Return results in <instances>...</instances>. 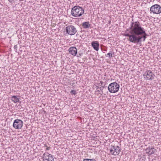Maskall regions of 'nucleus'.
I'll return each mask as SVG.
<instances>
[{"instance_id": "nucleus-1", "label": "nucleus", "mask_w": 161, "mask_h": 161, "mask_svg": "<svg viewBox=\"0 0 161 161\" xmlns=\"http://www.w3.org/2000/svg\"><path fill=\"white\" fill-rule=\"evenodd\" d=\"M135 43H141L142 39L145 41L147 36L145 30L142 27L139 22L137 21Z\"/></svg>"}, {"instance_id": "nucleus-2", "label": "nucleus", "mask_w": 161, "mask_h": 161, "mask_svg": "<svg viewBox=\"0 0 161 161\" xmlns=\"http://www.w3.org/2000/svg\"><path fill=\"white\" fill-rule=\"evenodd\" d=\"M137 21L131 22L130 27V30L129 31L130 34L125 33L124 36L129 37L128 40L131 42L135 43L136 35V29Z\"/></svg>"}, {"instance_id": "nucleus-3", "label": "nucleus", "mask_w": 161, "mask_h": 161, "mask_svg": "<svg viewBox=\"0 0 161 161\" xmlns=\"http://www.w3.org/2000/svg\"><path fill=\"white\" fill-rule=\"evenodd\" d=\"M84 11V9L81 7L75 6L72 8L71 14L74 17H78L81 16Z\"/></svg>"}, {"instance_id": "nucleus-4", "label": "nucleus", "mask_w": 161, "mask_h": 161, "mask_svg": "<svg viewBox=\"0 0 161 161\" xmlns=\"http://www.w3.org/2000/svg\"><path fill=\"white\" fill-rule=\"evenodd\" d=\"M119 88V85L116 82L111 83L108 87L109 91L111 93H115L118 92Z\"/></svg>"}, {"instance_id": "nucleus-5", "label": "nucleus", "mask_w": 161, "mask_h": 161, "mask_svg": "<svg viewBox=\"0 0 161 161\" xmlns=\"http://www.w3.org/2000/svg\"><path fill=\"white\" fill-rule=\"evenodd\" d=\"M154 74L150 70L145 72L143 75L144 79L146 80H152L154 79Z\"/></svg>"}, {"instance_id": "nucleus-6", "label": "nucleus", "mask_w": 161, "mask_h": 161, "mask_svg": "<svg viewBox=\"0 0 161 161\" xmlns=\"http://www.w3.org/2000/svg\"><path fill=\"white\" fill-rule=\"evenodd\" d=\"M150 10L154 14H158L161 12V7L158 4H155L151 7Z\"/></svg>"}, {"instance_id": "nucleus-7", "label": "nucleus", "mask_w": 161, "mask_h": 161, "mask_svg": "<svg viewBox=\"0 0 161 161\" xmlns=\"http://www.w3.org/2000/svg\"><path fill=\"white\" fill-rule=\"evenodd\" d=\"M65 30L66 33L70 35H75L77 31L76 28L72 25L66 27Z\"/></svg>"}, {"instance_id": "nucleus-8", "label": "nucleus", "mask_w": 161, "mask_h": 161, "mask_svg": "<svg viewBox=\"0 0 161 161\" xmlns=\"http://www.w3.org/2000/svg\"><path fill=\"white\" fill-rule=\"evenodd\" d=\"M121 151V149L119 146H111L110 148V153L112 155L115 156L118 155Z\"/></svg>"}, {"instance_id": "nucleus-9", "label": "nucleus", "mask_w": 161, "mask_h": 161, "mask_svg": "<svg viewBox=\"0 0 161 161\" xmlns=\"http://www.w3.org/2000/svg\"><path fill=\"white\" fill-rule=\"evenodd\" d=\"M23 121L19 119H15L13 122V127L15 129H21L23 126Z\"/></svg>"}, {"instance_id": "nucleus-10", "label": "nucleus", "mask_w": 161, "mask_h": 161, "mask_svg": "<svg viewBox=\"0 0 161 161\" xmlns=\"http://www.w3.org/2000/svg\"><path fill=\"white\" fill-rule=\"evenodd\" d=\"M42 158L43 161H53V156L48 153H45L43 154Z\"/></svg>"}, {"instance_id": "nucleus-11", "label": "nucleus", "mask_w": 161, "mask_h": 161, "mask_svg": "<svg viewBox=\"0 0 161 161\" xmlns=\"http://www.w3.org/2000/svg\"><path fill=\"white\" fill-rule=\"evenodd\" d=\"M145 150L146 151V153L148 154V155H150L153 154L155 153L156 150L153 147H149L145 149Z\"/></svg>"}, {"instance_id": "nucleus-12", "label": "nucleus", "mask_w": 161, "mask_h": 161, "mask_svg": "<svg viewBox=\"0 0 161 161\" xmlns=\"http://www.w3.org/2000/svg\"><path fill=\"white\" fill-rule=\"evenodd\" d=\"M92 46L96 51H97L99 49V44L98 41H93L91 43Z\"/></svg>"}, {"instance_id": "nucleus-13", "label": "nucleus", "mask_w": 161, "mask_h": 161, "mask_svg": "<svg viewBox=\"0 0 161 161\" xmlns=\"http://www.w3.org/2000/svg\"><path fill=\"white\" fill-rule=\"evenodd\" d=\"M69 53L73 55L76 56L77 54V51L76 48L75 47H71L69 49Z\"/></svg>"}, {"instance_id": "nucleus-14", "label": "nucleus", "mask_w": 161, "mask_h": 161, "mask_svg": "<svg viewBox=\"0 0 161 161\" xmlns=\"http://www.w3.org/2000/svg\"><path fill=\"white\" fill-rule=\"evenodd\" d=\"M11 100L14 103H16L19 101V98L17 97L16 96H13L12 97Z\"/></svg>"}, {"instance_id": "nucleus-15", "label": "nucleus", "mask_w": 161, "mask_h": 161, "mask_svg": "<svg viewBox=\"0 0 161 161\" xmlns=\"http://www.w3.org/2000/svg\"><path fill=\"white\" fill-rule=\"evenodd\" d=\"M82 26L84 28L86 29L90 27V25L89 24V22H85L82 24Z\"/></svg>"}, {"instance_id": "nucleus-16", "label": "nucleus", "mask_w": 161, "mask_h": 161, "mask_svg": "<svg viewBox=\"0 0 161 161\" xmlns=\"http://www.w3.org/2000/svg\"><path fill=\"white\" fill-rule=\"evenodd\" d=\"M114 54V53L113 52L110 51V52L108 53L106 55V56L108 57L109 58L113 57V55Z\"/></svg>"}, {"instance_id": "nucleus-17", "label": "nucleus", "mask_w": 161, "mask_h": 161, "mask_svg": "<svg viewBox=\"0 0 161 161\" xmlns=\"http://www.w3.org/2000/svg\"><path fill=\"white\" fill-rule=\"evenodd\" d=\"M83 161H96V160L94 159H84Z\"/></svg>"}, {"instance_id": "nucleus-18", "label": "nucleus", "mask_w": 161, "mask_h": 161, "mask_svg": "<svg viewBox=\"0 0 161 161\" xmlns=\"http://www.w3.org/2000/svg\"><path fill=\"white\" fill-rule=\"evenodd\" d=\"M70 93L72 95H75L77 94V92L75 90H71Z\"/></svg>"}, {"instance_id": "nucleus-19", "label": "nucleus", "mask_w": 161, "mask_h": 161, "mask_svg": "<svg viewBox=\"0 0 161 161\" xmlns=\"http://www.w3.org/2000/svg\"><path fill=\"white\" fill-rule=\"evenodd\" d=\"M83 53H82L79 52L77 55V57H80L83 55Z\"/></svg>"}, {"instance_id": "nucleus-20", "label": "nucleus", "mask_w": 161, "mask_h": 161, "mask_svg": "<svg viewBox=\"0 0 161 161\" xmlns=\"http://www.w3.org/2000/svg\"><path fill=\"white\" fill-rule=\"evenodd\" d=\"M106 88L107 86H102L100 87V89L102 91V93L103 92V89L104 88Z\"/></svg>"}, {"instance_id": "nucleus-21", "label": "nucleus", "mask_w": 161, "mask_h": 161, "mask_svg": "<svg viewBox=\"0 0 161 161\" xmlns=\"http://www.w3.org/2000/svg\"><path fill=\"white\" fill-rule=\"evenodd\" d=\"M51 147H47L46 149V150H49Z\"/></svg>"}, {"instance_id": "nucleus-22", "label": "nucleus", "mask_w": 161, "mask_h": 161, "mask_svg": "<svg viewBox=\"0 0 161 161\" xmlns=\"http://www.w3.org/2000/svg\"><path fill=\"white\" fill-rule=\"evenodd\" d=\"M103 83V81H100L99 84H101V85H102Z\"/></svg>"}, {"instance_id": "nucleus-23", "label": "nucleus", "mask_w": 161, "mask_h": 161, "mask_svg": "<svg viewBox=\"0 0 161 161\" xmlns=\"http://www.w3.org/2000/svg\"><path fill=\"white\" fill-rule=\"evenodd\" d=\"M8 0L10 2H12V1H13V0Z\"/></svg>"}, {"instance_id": "nucleus-24", "label": "nucleus", "mask_w": 161, "mask_h": 161, "mask_svg": "<svg viewBox=\"0 0 161 161\" xmlns=\"http://www.w3.org/2000/svg\"><path fill=\"white\" fill-rule=\"evenodd\" d=\"M104 51H106V50H104Z\"/></svg>"}]
</instances>
